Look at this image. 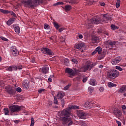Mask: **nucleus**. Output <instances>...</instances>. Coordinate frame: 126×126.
<instances>
[{"mask_svg":"<svg viewBox=\"0 0 126 126\" xmlns=\"http://www.w3.org/2000/svg\"><path fill=\"white\" fill-rule=\"evenodd\" d=\"M116 69H117L118 70H119V71H122L123 69L121 66H116L115 67Z\"/></svg>","mask_w":126,"mask_h":126,"instance_id":"obj_41","label":"nucleus"},{"mask_svg":"<svg viewBox=\"0 0 126 126\" xmlns=\"http://www.w3.org/2000/svg\"><path fill=\"white\" fill-rule=\"evenodd\" d=\"M90 84L93 86H95L97 84V81L94 79H92L90 80Z\"/></svg>","mask_w":126,"mask_h":126,"instance_id":"obj_22","label":"nucleus"},{"mask_svg":"<svg viewBox=\"0 0 126 126\" xmlns=\"http://www.w3.org/2000/svg\"><path fill=\"white\" fill-rule=\"evenodd\" d=\"M108 87H116L117 86V85L116 84L113 83L111 82H109L108 83Z\"/></svg>","mask_w":126,"mask_h":126,"instance_id":"obj_29","label":"nucleus"},{"mask_svg":"<svg viewBox=\"0 0 126 126\" xmlns=\"http://www.w3.org/2000/svg\"><path fill=\"white\" fill-rule=\"evenodd\" d=\"M7 69L9 71H12V66H9L7 68Z\"/></svg>","mask_w":126,"mask_h":126,"instance_id":"obj_54","label":"nucleus"},{"mask_svg":"<svg viewBox=\"0 0 126 126\" xmlns=\"http://www.w3.org/2000/svg\"><path fill=\"white\" fill-rule=\"evenodd\" d=\"M99 4L101 6H104V5H105V3L104 2H100L99 3Z\"/></svg>","mask_w":126,"mask_h":126,"instance_id":"obj_62","label":"nucleus"},{"mask_svg":"<svg viewBox=\"0 0 126 126\" xmlns=\"http://www.w3.org/2000/svg\"><path fill=\"white\" fill-rule=\"evenodd\" d=\"M59 32H63L64 30V28H61L59 29H58Z\"/></svg>","mask_w":126,"mask_h":126,"instance_id":"obj_56","label":"nucleus"},{"mask_svg":"<svg viewBox=\"0 0 126 126\" xmlns=\"http://www.w3.org/2000/svg\"><path fill=\"white\" fill-rule=\"evenodd\" d=\"M98 53V54L99 55H100V54H101V53H102V48H101V47H97L95 50L92 52V55H95V54H96V53Z\"/></svg>","mask_w":126,"mask_h":126,"instance_id":"obj_16","label":"nucleus"},{"mask_svg":"<svg viewBox=\"0 0 126 126\" xmlns=\"http://www.w3.org/2000/svg\"><path fill=\"white\" fill-rule=\"evenodd\" d=\"M13 28L15 32L17 34H19V33H20V28L18 26V25H14Z\"/></svg>","mask_w":126,"mask_h":126,"instance_id":"obj_17","label":"nucleus"},{"mask_svg":"<svg viewBox=\"0 0 126 126\" xmlns=\"http://www.w3.org/2000/svg\"><path fill=\"white\" fill-rule=\"evenodd\" d=\"M77 115L80 119L85 120L86 119V114L82 110H78L77 112Z\"/></svg>","mask_w":126,"mask_h":126,"instance_id":"obj_8","label":"nucleus"},{"mask_svg":"<svg viewBox=\"0 0 126 126\" xmlns=\"http://www.w3.org/2000/svg\"><path fill=\"white\" fill-rule=\"evenodd\" d=\"M23 87L24 89H26V90H28V89H29V82H28L27 80H25L23 81Z\"/></svg>","mask_w":126,"mask_h":126,"instance_id":"obj_14","label":"nucleus"},{"mask_svg":"<svg viewBox=\"0 0 126 126\" xmlns=\"http://www.w3.org/2000/svg\"><path fill=\"white\" fill-rule=\"evenodd\" d=\"M108 44H109V45L110 46H111V47H114L115 46V45H116V41H108Z\"/></svg>","mask_w":126,"mask_h":126,"instance_id":"obj_30","label":"nucleus"},{"mask_svg":"<svg viewBox=\"0 0 126 126\" xmlns=\"http://www.w3.org/2000/svg\"><path fill=\"white\" fill-rule=\"evenodd\" d=\"M121 4V1L120 0H117L116 6L117 8H119L120 7V5Z\"/></svg>","mask_w":126,"mask_h":126,"instance_id":"obj_35","label":"nucleus"},{"mask_svg":"<svg viewBox=\"0 0 126 126\" xmlns=\"http://www.w3.org/2000/svg\"><path fill=\"white\" fill-rule=\"evenodd\" d=\"M95 63H93L92 62H89L87 64L85 65L82 66L81 67L79 68L77 71L79 72H86L88 69L91 70L96 65Z\"/></svg>","mask_w":126,"mask_h":126,"instance_id":"obj_3","label":"nucleus"},{"mask_svg":"<svg viewBox=\"0 0 126 126\" xmlns=\"http://www.w3.org/2000/svg\"><path fill=\"white\" fill-rule=\"evenodd\" d=\"M113 113L114 114V115H115V116H116V117L117 118H120V117H121V116H122V111H121V110L117 109H115Z\"/></svg>","mask_w":126,"mask_h":126,"instance_id":"obj_15","label":"nucleus"},{"mask_svg":"<svg viewBox=\"0 0 126 126\" xmlns=\"http://www.w3.org/2000/svg\"><path fill=\"white\" fill-rule=\"evenodd\" d=\"M44 91H45L44 89H40V90H38V93H42V92H44Z\"/></svg>","mask_w":126,"mask_h":126,"instance_id":"obj_50","label":"nucleus"},{"mask_svg":"<svg viewBox=\"0 0 126 126\" xmlns=\"http://www.w3.org/2000/svg\"><path fill=\"white\" fill-rule=\"evenodd\" d=\"M71 86V84H68L67 86L64 87L63 90L65 91L67 90V89H68V88H69V87H70Z\"/></svg>","mask_w":126,"mask_h":126,"instance_id":"obj_39","label":"nucleus"},{"mask_svg":"<svg viewBox=\"0 0 126 126\" xmlns=\"http://www.w3.org/2000/svg\"><path fill=\"white\" fill-rule=\"evenodd\" d=\"M14 123H15V124H18V123H19V121H18V120H14Z\"/></svg>","mask_w":126,"mask_h":126,"instance_id":"obj_64","label":"nucleus"},{"mask_svg":"<svg viewBox=\"0 0 126 126\" xmlns=\"http://www.w3.org/2000/svg\"><path fill=\"white\" fill-rule=\"evenodd\" d=\"M10 52L11 54L12 55V56H18V51L17 50V48L16 46H13L10 48Z\"/></svg>","mask_w":126,"mask_h":126,"instance_id":"obj_10","label":"nucleus"},{"mask_svg":"<svg viewBox=\"0 0 126 126\" xmlns=\"http://www.w3.org/2000/svg\"><path fill=\"white\" fill-rule=\"evenodd\" d=\"M64 9L66 11H69V10L71 9V6H70V5H66L65 6Z\"/></svg>","mask_w":126,"mask_h":126,"instance_id":"obj_28","label":"nucleus"},{"mask_svg":"<svg viewBox=\"0 0 126 126\" xmlns=\"http://www.w3.org/2000/svg\"><path fill=\"white\" fill-rule=\"evenodd\" d=\"M72 62V63H78V61H77V60L75 59H72L71 61Z\"/></svg>","mask_w":126,"mask_h":126,"instance_id":"obj_45","label":"nucleus"},{"mask_svg":"<svg viewBox=\"0 0 126 126\" xmlns=\"http://www.w3.org/2000/svg\"><path fill=\"white\" fill-rule=\"evenodd\" d=\"M32 63H35V59H34V58H32Z\"/></svg>","mask_w":126,"mask_h":126,"instance_id":"obj_63","label":"nucleus"},{"mask_svg":"<svg viewBox=\"0 0 126 126\" xmlns=\"http://www.w3.org/2000/svg\"><path fill=\"white\" fill-rule=\"evenodd\" d=\"M116 123L118 124V126H122V123H121V122H120L118 120H116Z\"/></svg>","mask_w":126,"mask_h":126,"instance_id":"obj_51","label":"nucleus"},{"mask_svg":"<svg viewBox=\"0 0 126 126\" xmlns=\"http://www.w3.org/2000/svg\"><path fill=\"white\" fill-rule=\"evenodd\" d=\"M104 87H101L100 88H99V91L100 92H104Z\"/></svg>","mask_w":126,"mask_h":126,"instance_id":"obj_53","label":"nucleus"},{"mask_svg":"<svg viewBox=\"0 0 126 126\" xmlns=\"http://www.w3.org/2000/svg\"><path fill=\"white\" fill-rule=\"evenodd\" d=\"M85 46V43L84 42H82L80 43H78V44L76 45V49H78V50H80L83 48Z\"/></svg>","mask_w":126,"mask_h":126,"instance_id":"obj_19","label":"nucleus"},{"mask_svg":"<svg viewBox=\"0 0 126 126\" xmlns=\"http://www.w3.org/2000/svg\"><path fill=\"white\" fill-rule=\"evenodd\" d=\"M69 63V61L67 59H65L64 60V63Z\"/></svg>","mask_w":126,"mask_h":126,"instance_id":"obj_52","label":"nucleus"},{"mask_svg":"<svg viewBox=\"0 0 126 126\" xmlns=\"http://www.w3.org/2000/svg\"><path fill=\"white\" fill-rule=\"evenodd\" d=\"M88 90L90 93H92L94 91V88L92 87H89L88 88Z\"/></svg>","mask_w":126,"mask_h":126,"instance_id":"obj_36","label":"nucleus"},{"mask_svg":"<svg viewBox=\"0 0 126 126\" xmlns=\"http://www.w3.org/2000/svg\"><path fill=\"white\" fill-rule=\"evenodd\" d=\"M81 125L82 126H87V125H86V123L83 122H81Z\"/></svg>","mask_w":126,"mask_h":126,"instance_id":"obj_59","label":"nucleus"},{"mask_svg":"<svg viewBox=\"0 0 126 126\" xmlns=\"http://www.w3.org/2000/svg\"><path fill=\"white\" fill-rule=\"evenodd\" d=\"M76 109H79V106L72 105L71 106L68 107L65 109L58 112V116L59 117H63L60 118V120L63 122V125L71 126V125L73 124L71 119L69 118L70 110H76Z\"/></svg>","mask_w":126,"mask_h":126,"instance_id":"obj_1","label":"nucleus"},{"mask_svg":"<svg viewBox=\"0 0 126 126\" xmlns=\"http://www.w3.org/2000/svg\"><path fill=\"white\" fill-rule=\"evenodd\" d=\"M31 123L30 126H34V125L35 124V122L34 121V118H32L31 119Z\"/></svg>","mask_w":126,"mask_h":126,"instance_id":"obj_38","label":"nucleus"},{"mask_svg":"<svg viewBox=\"0 0 126 126\" xmlns=\"http://www.w3.org/2000/svg\"><path fill=\"white\" fill-rule=\"evenodd\" d=\"M47 108H51V107H52V105H53V101L49 100L47 102Z\"/></svg>","mask_w":126,"mask_h":126,"instance_id":"obj_27","label":"nucleus"},{"mask_svg":"<svg viewBox=\"0 0 126 126\" xmlns=\"http://www.w3.org/2000/svg\"><path fill=\"white\" fill-rule=\"evenodd\" d=\"M92 41L93 43H97L99 42V38L97 36H94L92 37Z\"/></svg>","mask_w":126,"mask_h":126,"instance_id":"obj_25","label":"nucleus"},{"mask_svg":"<svg viewBox=\"0 0 126 126\" xmlns=\"http://www.w3.org/2000/svg\"><path fill=\"white\" fill-rule=\"evenodd\" d=\"M32 2L33 3L34 7H36V5H38V4H40V3H41V2H42L41 1V0H32Z\"/></svg>","mask_w":126,"mask_h":126,"instance_id":"obj_24","label":"nucleus"},{"mask_svg":"<svg viewBox=\"0 0 126 126\" xmlns=\"http://www.w3.org/2000/svg\"><path fill=\"white\" fill-rule=\"evenodd\" d=\"M88 80V78L87 77L83 78V82L84 83H85V82H86V81H87Z\"/></svg>","mask_w":126,"mask_h":126,"instance_id":"obj_47","label":"nucleus"},{"mask_svg":"<svg viewBox=\"0 0 126 126\" xmlns=\"http://www.w3.org/2000/svg\"><path fill=\"white\" fill-rule=\"evenodd\" d=\"M54 104H58L59 102H58V100H57V98L56 97H54Z\"/></svg>","mask_w":126,"mask_h":126,"instance_id":"obj_58","label":"nucleus"},{"mask_svg":"<svg viewBox=\"0 0 126 126\" xmlns=\"http://www.w3.org/2000/svg\"><path fill=\"white\" fill-rule=\"evenodd\" d=\"M17 69H19V70H21L22 68H23V66L22 65H18L17 66Z\"/></svg>","mask_w":126,"mask_h":126,"instance_id":"obj_44","label":"nucleus"},{"mask_svg":"<svg viewBox=\"0 0 126 126\" xmlns=\"http://www.w3.org/2000/svg\"><path fill=\"white\" fill-rule=\"evenodd\" d=\"M69 3L70 4H74V3H77L76 0H69Z\"/></svg>","mask_w":126,"mask_h":126,"instance_id":"obj_34","label":"nucleus"},{"mask_svg":"<svg viewBox=\"0 0 126 126\" xmlns=\"http://www.w3.org/2000/svg\"><path fill=\"white\" fill-rule=\"evenodd\" d=\"M63 4V2H58L54 4V6H56V5H62Z\"/></svg>","mask_w":126,"mask_h":126,"instance_id":"obj_43","label":"nucleus"},{"mask_svg":"<svg viewBox=\"0 0 126 126\" xmlns=\"http://www.w3.org/2000/svg\"><path fill=\"white\" fill-rule=\"evenodd\" d=\"M78 37L79 38V39H82V38H83V35L82 34H79Z\"/></svg>","mask_w":126,"mask_h":126,"instance_id":"obj_60","label":"nucleus"},{"mask_svg":"<svg viewBox=\"0 0 126 126\" xmlns=\"http://www.w3.org/2000/svg\"><path fill=\"white\" fill-rule=\"evenodd\" d=\"M14 21H15V18H11V19H9L7 22H6V24L8 26H10L11 24L14 23Z\"/></svg>","mask_w":126,"mask_h":126,"instance_id":"obj_18","label":"nucleus"},{"mask_svg":"<svg viewBox=\"0 0 126 126\" xmlns=\"http://www.w3.org/2000/svg\"><path fill=\"white\" fill-rule=\"evenodd\" d=\"M81 77H82L81 75L78 76L77 77V80H79V81L80 80V79H81Z\"/></svg>","mask_w":126,"mask_h":126,"instance_id":"obj_61","label":"nucleus"},{"mask_svg":"<svg viewBox=\"0 0 126 126\" xmlns=\"http://www.w3.org/2000/svg\"><path fill=\"white\" fill-rule=\"evenodd\" d=\"M122 109L123 111H125V110L126 109V105H125V104L123 105L122 107Z\"/></svg>","mask_w":126,"mask_h":126,"instance_id":"obj_57","label":"nucleus"},{"mask_svg":"<svg viewBox=\"0 0 126 126\" xmlns=\"http://www.w3.org/2000/svg\"><path fill=\"white\" fill-rule=\"evenodd\" d=\"M0 12L3 13L4 14H7L9 11L6 10H3V9H0Z\"/></svg>","mask_w":126,"mask_h":126,"instance_id":"obj_32","label":"nucleus"},{"mask_svg":"<svg viewBox=\"0 0 126 126\" xmlns=\"http://www.w3.org/2000/svg\"><path fill=\"white\" fill-rule=\"evenodd\" d=\"M23 3L26 7H28L29 8H34V7L32 0H25L23 1Z\"/></svg>","mask_w":126,"mask_h":126,"instance_id":"obj_7","label":"nucleus"},{"mask_svg":"<svg viewBox=\"0 0 126 126\" xmlns=\"http://www.w3.org/2000/svg\"><path fill=\"white\" fill-rule=\"evenodd\" d=\"M93 106V104H92V102H89V101H87L85 103V108H89V109H90L92 108Z\"/></svg>","mask_w":126,"mask_h":126,"instance_id":"obj_21","label":"nucleus"},{"mask_svg":"<svg viewBox=\"0 0 126 126\" xmlns=\"http://www.w3.org/2000/svg\"><path fill=\"white\" fill-rule=\"evenodd\" d=\"M64 96V93L63 92H59L57 94V99H63Z\"/></svg>","mask_w":126,"mask_h":126,"instance_id":"obj_20","label":"nucleus"},{"mask_svg":"<svg viewBox=\"0 0 126 126\" xmlns=\"http://www.w3.org/2000/svg\"><path fill=\"white\" fill-rule=\"evenodd\" d=\"M103 16V20L101 19V18H98L97 17H94L91 20L88 21V24L89 26H90V27H93L91 24H100V23H102V22L107 23L109 20H112V17L109 15L104 14Z\"/></svg>","mask_w":126,"mask_h":126,"instance_id":"obj_2","label":"nucleus"},{"mask_svg":"<svg viewBox=\"0 0 126 126\" xmlns=\"http://www.w3.org/2000/svg\"><path fill=\"white\" fill-rule=\"evenodd\" d=\"M126 91V86H123L119 90V93H125V92Z\"/></svg>","mask_w":126,"mask_h":126,"instance_id":"obj_23","label":"nucleus"},{"mask_svg":"<svg viewBox=\"0 0 126 126\" xmlns=\"http://www.w3.org/2000/svg\"><path fill=\"white\" fill-rule=\"evenodd\" d=\"M41 51L42 53L44 55H49V56H51L53 54L51 50L47 48H42Z\"/></svg>","mask_w":126,"mask_h":126,"instance_id":"obj_11","label":"nucleus"},{"mask_svg":"<svg viewBox=\"0 0 126 126\" xmlns=\"http://www.w3.org/2000/svg\"><path fill=\"white\" fill-rule=\"evenodd\" d=\"M8 13L10 14L11 15L14 16V17H16V14L13 12L12 11H9Z\"/></svg>","mask_w":126,"mask_h":126,"instance_id":"obj_40","label":"nucleus"},{"mask_svg":"<svg viewBox=\"0 0 126 126\" xmlns=\"http://www.w3.org/2000/svg\"><path fill=\"white\" fill-rule=\"evenodd\" d=\"M23 109V106L12 105L9 106V109L11 113H17L20 112Z\"/></svg>","mask_w":126,"mask_h":126,"instance_id":"obj_5","label":"nucleus"},{"mask_svg":"<svg viewBox=\"0 0 126 126\" xmlns=\"http://www.w3.org/2000/svg\"><path fill=\"white\" fill-rule=\"evenodd\" d=\"M5 89L6 92H7V93L10 95H15L16 93L15 88L12 87L11 86H7L5 87Z\"/></svg>","mask_w":126,"mask_h":126,"instance_id":"obj_6","label":"nucleus"},{"mask_svg":"<svg viewBox=\"0 0 126 126\" xmlns=\"http://www.w3.org/2000/svg\"><path fill=\"white\" fill-rule=\"evenodd\" d=\"M65 72L66 73H68V74H69V77H72L75 75V71H74V70H73L72 69L66 68L65 69Z\"/></svg>","mask_w":126,"mask_h":126,"instance_id":"obj_9","label":"nucleus"},{"mask_svg":"<svg viewBox=\"0 0 126 126\" xmlns=\"http://www.w3.org/2000/svg\"><path fill=\"white\" fill-rule=\"evenodd\" d=\"M44 29L48 30L50 29V26H49V25H48L47 24H44Z\"/></svg>","mask_w":126,"mask_h":126,"instance_id":"obj_37","label":"nucleus"},{"mask_svg":"<svg viewBox=\"0 0 126 126\" xmlns=\"http://www.w3.org/2000/svg\"><path fill=\"white\" fill-rule=\"evenodd\" d=\"M53 25L54 27L57 30L59 29L60 27H61V26H60V25H59V24H58L57 22H54Z\"/></svg>","mask_w":126,"mask_h":126,"instance_id":"obj_31","label":"nucleus"},{"mask_svg":"<svg viewBox=\"0 0 126 126\" xmlns=\"http://www.w3.org/2000/svg\"><path fill=\"white\" fill-rule=\"evenodd\" d=\"M1 39L3 40V41H5V42H8V39L5 37H1Z\"/></svg>","mask_w":126,"mask_h":126,"instance_id":"obj_48","label":"nucleus"},{"mask_svg":"<svg viewBox=\"0 0 126 126\" xmlns=\"http://www.w3.org/2000/svg\"><path fill=\"white\" fill-rule=\"evenodd\" d=\"M3 113L5 116H7V115L9 114V110H8V108H4Z\"/></svg>","mask_w":126,"mask_h":126,"instance_id":"obj_26","label":"nucleus"},{"mask_svg":"<svg viewBox=\"0 0 126 126\" xmlns=\"http://www.w3.org/2000/svg\"><path fill=\"white\" fill-rule=\"evenodd\" d=\"M15 91H17V92H18L19 93H21V92H22V90L21 89V88L18 87L16 88Z\"/></svg>","mask_w":126,"mask_h":126,"instance_id":"obj_42","label":"nucleus"},{"mask_svg":"<svg viewBox=\"0 0 126 126\" xmlns=\"http://www.w3.org/2000/svg\"><path fill=\"white\" fill-rule=\"evenodd\" d=\"M54 77L53 75H50V77L48 78V81L49 82H52V78H53Z\"/></svg>","mask_w":126,"mask_h":126,"instance_id":"obj_46","label":"nucleus"},{"mask_svg":"<svg viewBox=\"0 0 126 126\" xmlns=\"http://www.w3.org/2000/svg\"><path fill=\"white\" fill-rule=\"evenodd\" d=\"M121 61H122V57L118 56L115 59H113L111 63L113 65H116V64H118L119 63H120Z\"/></svg>","mask_w":126,"mask_h":126,"instance_id":"obj_12","label":"nucleus"},{"mask_svg":"<svg viewBox=\"0 0 126 126\" xmlns=\"http://www.w3.org/2000/svg\"><path fill=\"white\" fill-rule=\"evenodd\" d=\"M12 68L13 70H17V66H12Z\"/></svg>","mask_w":126,"mask_h":126,"instance_id":"obj_49","label":"nucleus"},{"mask_svg":"<svg viewBox=\"0 0 126 126\" xmlns=\"http://www.w3.org/2000/svg\"><path fill=\"white\" fill-rule=\"evenodd\" d=\"M41 72L42 73H44V74H46L47 73H48L49 72V66L46 65L42 67Z\"/></svg>","mask_w":126,"mask_h":126,"instance_id":"obj_13","label":"nucleus"},{"mask_svg":"<svg viewBox=\"0 0 126 126\" xmlns=\"http://www.w3.org/2000/svg\"><path fill=\"white\" fill-rule=\"evenodd\" d=\"M111 28L112 30H116V29H119V27H117L115 25H111Z\"/></svg>","mask_w":126,"mask_h":126,"instance_id":"obj_33","label":"nucleus"},{"mask_svg":"<svg viewBox=\"0 0 126 126\" xmlns=\"http://www.w3.org/2000/svg\"><path fill=\"white\" fill-rule=\"evenodd\" d=\"M106 75L109 79H115L119 77L120 72L115 69L109 70L106 72Z\"/></svg>","mask_w":126,"mask_h":126,"instance_id":"obj_4","label":"nucleus"},{"mask_svg":"<svg viewBox=\"0 0 126 126\" xmlns=\"http://www.w3.org/2000/svg\"><path fill=\"white\" fill-rule=\"evenodd\" d=\"M61 103H62L63 108V105H64V99L61 100Z\"/></svg>","mask_w":126,"mask_h":126,"instance_id":"obj_55","label":"nucleus"}]
</instances>
